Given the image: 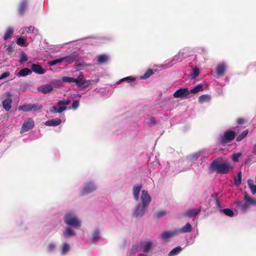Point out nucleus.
<instances>
[{"label": "nucleus", "instance_id": "nucleus-1", "mask_svg": "<svg viewBox=\"0 0 256 256\" xmlns=\"http://www.w3.org/2000/svg\"><path fill=\"white\" fill-rule=\"evenodd\" d=\"M140 201L141 203L138 204L133 209L132 212L133 218H141L144 215L146 210L152 201V198L147 190H142Z\"/></svg>", "mask_w": 256, "mask_h": 256}, {"label": "nucleus", "instance_id": "nucleus-2", "mask_svg": "<svg viewBox=\"0 0 256 256\" xmlns=\"http://www.w3.org/2000/svg\"><path fill=\"white\" fill-rule=\"evenodd\" d=\"M209 152L206 148L200 150L190 154L188 157V160L190 162L192 168L194 170H198L200 166H202L208 158Z\"/></svg>", "mask_w": 256, "mask_h": 256}, {"label": "nucleus", "instance_id": "nucleus-3", "mask_svg": "<svg viewBox=\"0 0 256 256\" xmlns=\"http://www.w3.org/2000/svg\"><path fill=\"white\" fill-rule=\"evenodd\" d=\"M64 221L68 226L74 228H78L82 225V222L79 220L74 210H69L66 212L64 216Z\"/></svg>", "mask_w": 256, "mask_h": 256}, {"label": "nucleus", "instance_id": "nucleus-4", "mask_svg": "<svg viewBox=\"0 0 256 256\" xmlns=\"http://www.w3.org/2000/svg\"><path fill=\"white\" fill-rule=\"evenodd\" d=\"M152 242L150 240L141 241L140 243L132 246L130 253L134 254L140 253V256H142L141 253H148L152 248Z\"/></svg>", "mask_w": 256, "mask_h": 256}, {"label": "nucleus", "instance_id": "nucleus-5", "mask_svg": "<svg viewBox=\"0 0 256 256\" xmlns=\"http://www.w3.org/2000/svg\"><path fill=\"white\" fill-rule=\"evenodd\" d=\"M244 201L238 200L236 202V208L242 212H246L250 205L256 206V200L250 198L247 193H245L244 196Z\"/></svg>", "mask_w": 256, "mask_h": 256}, {"label": "nucleus", "instance_id": "nucleus-6", "mask_svg": "<svg viewBox=\"0 0 256 256\" xmlns=\"http://www.w3.org/2000/svg\"><path fill=\"white\" fill-rule=\"evenodd\" d=\"M20 34L21 36L30 37L29 40L33 41L35 36L38 34V30L33 26H24L20 28Z\"/></svg>", "mask_w": 256, "mask_h": 256}, {"label": "nucleus", "instance_id": "nucleus-7", "mask_svg": "<svg viewBox=\"0 0 256 256\" xmlns=\"http://www.w3.org/2000/svg\"><path fill=\"white\" fill-rule=\"evenodd\" d=\"M210 168L215 170L217 172L226 174H228L230 169V165L226 163H219L217 161H214L210 164Z\"/></svg>", "mask_w": 256, "mask_h": 256}, {"label": "nucleus", "instance_id": "nucleus-8", "mask_svg": "<svg viewBox=\"0 0 256 256\" xmlns=\"http://www.w3.org/2000/svg\"><path fill=\"white\" fill-rule=\"evenodd\" d=\"M70 100H59L57 102L58 106H52L50 108V111L51 113H62V112L66 110L67 106L70 104Z\"/></svg>", "mask_w": 256, "mask_h": 256}, {"label": "nucleus", "instance_id": "nucleus-9", "mask_svg": "<svg viewBox=\"0 0 256 256\" xmlns=\"http://www.w3.org/2000/svg\"><path fill=\"white\" fill-rule=\"evenodd\" d=\"M96 186L94 182L92 180L88 181L84 184L82 189V195H84L93 192L96 189Z\"/></svg>", "mask_w": 256, "mask_h": 256}, {"label": "nucleus", "instance_id": "nucleus-10", "mask_svg": "<svg viewBox=\"0 0 256 256\" xmlns=\"http://www.w3.org/2000/svg\"><path fill=\"white\" fill-rule=\"evenodd\" d=\"M235 132L232 130L226 131L220 138V142L222 144H226L235 138Z\"/></svg>", "mask_w": 256, "mask_h": 256}, {"label": "nucleus", "instance_id": "nucleus-11", "mask_svg": "<svg viewBox=\"0 0 256 256\" xmlns=\"http://www.w3.org/2000/svg\"><path fill=\"white\" fill-rule=\"evenodd\" d=\"M190 92L187 88H180L177 90L173 94L174 98L186 99L189 97Z\"/></svg>", "mask_w": 256, "mask_h": 256}, {"label": "nucleus", "instance_id": "nucleus-12", "mask_svg": "<svg viewBox=\"0 0 256 256\" xmlns=\"http://www.w3.org/2000/svg\"><path fill=\"white\" fill-rule=\"evenodd\" d=\"M34 126V122L32 118H26L22 126L20 133H24L32 129Z\"/></svg>", "mask_w": 256, "mask_h": 256}, {"label": "nucleus", "instance_id": "nucleus-13", "mask_svg": "<svg viewBox=\"0 0 256 256\" xmlns=\"http://www.w3.org/2000/svg\"><path fill=\"white\" fill-rule=\"evenodd\" d=\"M6 98L2 102V108L4 109L8 112L10 110L12 107V94L10 92H7L6 93Z\"/></svg>", "mask_w": 256, "mask_h": 256}, {"label": "nucleus", "instance_id": "nucleus-14", "mask_svg": "<svg viewBox=\"0 0 256 256\" xmlns=\"http://www.w3.org/2000/svg\"><path fill=\"white\" fill-rule=\"evenodd\" d=\"M178 235V234L176 228H175L172 230H166L160 234V238L162 240L166 241L168 239L172 238Z\"/></svg>", "mask_w": 256, "mask_h": 256}, {"label": "nucleus", "instance_id": "nucleus-15", "mask_svg": "<svg viewBox=\"0 0 256 256\" xmlns=\"http://www.w3.org/2000/svg\"><path fill=\"white\" fill-rule=\"evenodd\" d=\"M184 52L183 50H180L177 54L173 57L172 59L168 63L164 65L165 68H167L172 66L173 65V62L176 61L181 62L184 58Z\"/></svg>", "mask_w": 256, "mask_h": 256}, {"label": "nucleus", "instance_id": "nucleus-16", "mask_svg": "<svg viewBox=\"0 0 256 256\" xmlns=\"http://www.w3.org/2000/svg\"><path fill=\"white\" fill-rule=\"evenodd\" d=\"M136 79L134 77L132 76H128L127 77L122 78L120 79V80H118L116 82V84L118 85L123 82H126L130 84V86H134L136 84Z\"/></svg>", "mask_w": 256, "mask_h": 256}, {"label": "nucleus", "instance_id": "nucleus-17", "mask_svg": "<svg viewBox=\"0 0 256 256\" xmlns=\"http://www.w3.org/2000/svg\"><path fill=\"white\" fill-rule=\"evenodd\" d=\"M38 90L44 94H47L51 92L53 90V86L50 84H46L39 86Z\"/></svg>", "mask_w": 256, "mask_h": 256}, {"label": "nucleus", "instance_id": "nucleus-18", "mask_svg": "<svg viewBox=\"0 0 256 256\" xmlns=\"http://www.w3.org/2000/svg\"><path fill=\"white\" fill-rule=\"evenodd\" d=\"M31 68L32 70V72H33L38 74H42L46 72V70L44 69L39 64H33L31 66Z\"/></svg>", "mask_w": 256, "mask_h": 256}, {"label": "nucleus", "instance_id": "nucleus-19", "mask_svg": "<svg viewBox=\"0 0 256 256\" xmlns=\"http://www.w3.org/2000/svg\"><path fill=\"white\" fill-rule=\"evenodd\" d=\"M178 234L190 232L192 230V226L189 222H187L184 226L180 228H176Z\"/></svg>", "mask_w": 256, "mask_h": 256}, {"label": "nucleus", "instance_id": "nucleus-20", "mask_svg": "<svg viewBox=\"0 0 256 256\" xmlns=\"http://www.w3.org/2000/svg\"><path fill=\"white\" fill-rule=\"evenodd\" d=\"M62 235L64 238H69L70 237L76 235L75 232L72 229V228L68 226L66 227L62 232Z\"/></svg>", "mask_w": 256, "mask_h": 256}, {"label": "nucleus", "instance_id": "nucleus-21", "mask_svg": "<svg viewBox=\"0 0 256 256\" xmlns=\"http://www.w3.org/2000/svg\"><path fill=\"white\" fill-rule=\"evenodd\" d=\"M28 3V0H22L20 1L18 8V12L20 15L23 16L27 8Z\"/></svg>", "mask_w": 256, "mask_h": 256}, {"label": "nucleus", "instance_id": "nucleus-22", "mask_svg": "<svg viewBox=\"0 0 256 256\" xmlns=\"http://www.w3.org/2000/svg\"><path fill=\"white\" fill-rule=\"evenodd\" d=\"M142 188V185L138 184L134 185L132 188V195L135 200L138 201L140 198V192Z\"/></svg>", "mask_w": 256, "mask_h": 256}, {"label": "nucleus", "instance_id": "nucleus-23", "mask_svg": "<svg viewBox=\"0 0 256 256\" xmlns=\"http://www.w3.org/2000/svg\"><path fill=\"white\" fill-rule=\"evenodd\" d=\"M100 238L101 236L100 230L98 228L95 229L93 231L90 237L92 242L93 243L98 242L100 240Z\"/></svg>", "mask_w": 256, "mask_h": 256}, {"label": "nucleus", "instance_id": "nucleus-24", "mask_svg": "<svg viewBox=\"0 0 256 256\" xmlns=\"http://www.w3.org/2000/svg\"><path fill=\"white\" fill-rule=\"evenodd\" d=\"M200 208H190L186 212L185 216L189 218L196 216L200 212Z\"/></svg>", "mask_w": 256, "mask_h": 256}, {"label": "nucleus", "instance_id": "nucleus-25", "mask_svg": "<svg viewBox=\"0 0 256 256\" xmlns=\"http://www.w3.org/2000/svg\"><path fill=\"white\" fill-rule=\"evenodd\" d=\"M60 254L62 256L66 255L70 250V246L68 243L64 242L60 246Z\"/></svg>", "mask_w": 256, "mask_h": 256}, {"label": "nucleus", "instance_id": "nucleus-26", "mask_svg": "<svg viewBox=\"0 0 256 256\" xmlns=\"http://www.w3.org/2000/svg\"><path fill=\"white\" fill-rule=\"evenodd\" d=\"M62 123V120L59 118L52 119L46 121L44 124L48 126H56Z\"/></svg>", "mask_w": 256, "mask_h": 256}, {"label": "nucleus", "instance_id": "nucleus-27", "mask_svg": "<svg viewBox=\"0 0 256 256\" xmlns=\"http://www.w3.org/2000/svg\"><path fill=\"white\" fill-rule=\"evenodd\" d=\"M30 37H26L21 36L17 38L16 40V43L18 45L20 46H27L28 44L26 42L29 40Z\"/></svg>", "mask_w": 256, "mask_h": 256}, {"label": "nucleus", "instance_id": "nucleus-28", "mask_svg": "<svg viewBox=\"0 0 256 256\" xmlns=\"http://www.w3.org/2000/svg\"><path fill=\"white\" fill-rule=\"evenodd\" d=\"M226 68V64L224 62L219 64L216 68L217 75L220 76H223L224 74Z\"/></svg>", "mask_w": 256, "mask_h": 256}, {"label": "nucleus", "instance_id": "nucleus-29", "mask_svg": "<svg viewBox=\"0 0 256 256\" xmlns=\"http://www.w3.org/2000/svg\"><path fill=\"white\" fill-rule=\"evenodd\" d=\"M32 74V70L28 68H23L16 75L18 77H24Z\"/></svg>", "mask_w": 256, "mask_h": 256}, {"label": "nucleus", "instance_id": "nucleus-30", "mask_svg": "<svg viewBox=\"0 0 256 256\" xmlns=\"http://www.w3.org/2000/svg\"><path fill=\"white\" fill-rule=\"evenodd\" d=\"M84 76L83 74V73L82 72H80L78 76L77 77V78H74V82L76 84V85L80 87L82 85V84L83 82V81L84 80Z\"/></svg>", "mask_w": 256, "mask_h": 256}, {"label": "nucleus", "instance_id": "nucleus-31", "mask_svg": "<svg viewBox=\"0 0 256 256\" xmlns=\"http://www.w3.org/2000/svg\"><path fill=\"white\" fill-rule=\"evenodd\" d=\"M14 32V28L12 27H8L4 36V39L5 40H8V38H10L12 36Z\"/></svg>", "mask_w": 256, "mask_h": 256}, {"label": "nucleus", "instance_id": "nucleus-32", "mask_svg": "<svg viewBox=\"0 0 256 256\" xmlns=\"http://www.w3.org/2000/svg\"><path fill=\"white\" fill-rule=\"evenodd\" d=\"M108 59V56L107 54H102L98 55L96 56V60L100 64H103L107 62Z\"/></svg>", "mask_w": 256, "mask_h": 256}, {"label": "nucleus", "instance_id": "nucleus-33", "mask_svg": "<svg viewBox=\"0 0 256 256\" xmlns=\"http://www.w3.org/2000/svg\"><path fill=\"white\" fill-rule=\"evenodd\" d=\"M182 248L178 246L172 249L168 254V256H176L178 255L182 250Z\"/></svg>", "mask_w": 256, "mask_h": 256}, {"label": "nucleus", "instance_id": "nucleus-34", "mask_svg": "<svg viewBox=\"0 0 256 256\" xmlns=\"http://www.w3.org/2000/svg\"><path fill=\"white\" fill-rule=\"evenodd\" d=\"M248 184L251 190L252 193L253 194H256V185L254 184V181L250 179L248 180Z\"/></svg>", "mask_w": 256, "mask_h": 256}, {"label": "nucleus", "instance_id": "nucleus-35", "mask_svg": "<svg viewBox=\"0 0 256 256\" xmlns=\"http://www.w3.org/2000/svg\"><path fill=\"white\" fill-rule=\"evenodd\" d=\"M203 88V85L202 84H198L196 86H195L194 88L191 89L190 92V93L192 94H196L198 92H201Z\"/></svg>", "mask_w": 256, "mask_h": 256}, {"label": "nucleus", "instance_id": "nucleus-36", "mask_svg": "<svg viewBox=\"0 0 256 256\" xmlns=\"http://www.w3.org/2000/svg\"><path fill=\"white\" fill-rule=\"evenodd\" d=\"M210 99V96L208 94H202L199 96L198 101L200 103L208 102Z\"/></svg>", "mask_w": 256, "mask_h": 256}, {"label": "nucleus", "instance_id": "nucleus-37", "mask_svg": "<svg viewBox=\"0 0 256 256\" xmlns=\"http://www.w3.org/2000/svg\"><path fill=\"white\" fill-rule=\"evenodd\" d=\"M18 110L25 112H31L30 104L20 106L18 107Z\"/></svg>", "mask_w": 256, "mask_h": 256}, {"label": "nucleus", "instance_id": "nucleus-38", "mask_svg": "<svg viewBox=\"0 0 256 256\" xmlns=\"http://www.w3.org/2000/svg\"><path fill=\"white\" fill-rule=\"evenodd\" d=\"M242 173L240 172L238 173V176L234 178V183L236 186H240L242 183Z\"/></svg>", "mask_w": 256, "mask_h": 256}, {"label": "nucleus", "instance_id": "nucleus-39", "mask_svg": "<svg viewBox=\"0 0 256 256\" xmlns=\"http://www.w3.org/2000/svg\"><path fill=\"white\" fill-rule=\"evenodd\" d=\"M42 108V106L39 104H30V108H31V112L34 111H36L40 109H41Z\"/></svg>", "mask_w": 256, "mask_h": 256}, {"label": "nucleus", "instance_id": "nucleus-40", "mask_svg": "<svg viewBox=\"0 0 256 256\" xmlns=\"http://www.w3.org/2000/svg\"><path fill=\"white\" fill-rule=\"evenodd\" d=\"M62 80H53L52 81V85L56 88H60L62 84Z\"/></svg>", "mask_w": 256, "mask_h": 256}, {"label": "nucleus", "instance_id": "nucleus-41", "mask_svg": "<svg viewBox=\"0 0 256 256\" xmlns=\"http://www.w3.org/2000/svg\"><path fill=\"white\" fill-rule=\"evenodd\" d=\"M61 58L62 59V62L64 60H66L67 62L72 63L75 60L76 57L74 55H70L68 56L62 57Z\"/></svg>", "mask_w": 256, "mask_h": 256}, {"label": "nucleus", "instance_id": "nucleus-42", "mask_svg": "<svg viewBox=\"0 0 256 256\" xmlns=\"http://www.w3.org/2000/svg\"><path fill=\"white\" fill-rule=\"evenodd\" d=\"M248 132V130H244L236 138V141L240 142L246 136Z\"/></svg>", "mask_w": 256, "mask_h": 256}, {"label": "nucleus", "instance_id": "nucleus-43", "mask_svg": "<svg viewBox=\"0 0 256 256\" xmlns=\"http://www.w3.org/2000/svg\"><path fill=\"white\" fill-rule=\"evenodd\" d=\"M28 60V56L24 52H22L20 53V56L19 60V62L20 64H23Z\"/></svg>", "mask_w": 256, "mask_h": 256}, {"label": "nucleus", "instance_id": "nucleus-44", "mask_svg": "<svg viewBox=\"0 0 256 256\" xmlns=\"http://www.w3.org/2000/svg\"><path fill=\"white\" fill-rule=\"evenodd\" d=\"M153 74V70L152 69H148L142 76L140 77V79H146L148 78Z\"/></svg>", "mask_w": 256, "mask_h": 256}, {"label": "nucleus", "instance_id": "nucleus-45", "mask_svg": "<svg viewBox=\"0 0 256 256\" xmlns=\"http://www.w3.org/2000/svg\"><path fill=\"white\" fill-rule=\"evenodd\" d=\"M200 74V70L198 68L195 67L193 68L191 74V77L192 78H196Z\"/></svg>", "mask_w": 256, "mask_h": 256}, {"label": "nucleus", "instance_id": "nucleus-46", "mask_svg": "<svg viewBox=\"0 0 256 256\" xmlns=\"http://www.w3.org/2000/svg\"><path fill=\"white\" fill-rule=\"evenodd\" d=\"M94 82V80H86L84 78L81 86H82L83 88H86L92 85V82Z\"/></svg>", "mask_w": 256, "mask_h": 256}, {"label": "nucleus", "instance_id": "nucleus-47", "mask_svg": "<svg viewBox=\"0 0 256 256\" xmlns=\"http://www.w3.org/2000/svg\"><path fill=\"white\" fill-rule=\"evenodd\" d=\"M242 156L241 152L233 154L232 155V160L234 162H238L239 158Z\"/></svg>", "mask_w": 256, "mask_h": 256}, {"label": "nucleus", "instance_id": "nucleus-48", "mask_svg": "<svg viewBox=\"0 0 256 256\" xmlns=\"http://www.w3.org/2000/svg\"><path fill=\"white\" fill-rule=\"evenodd\" d=\"M222 212L226 215L230 217L233 216L234 215L233 210L230 208H224Z\"/></svg>", "mask_w": 256, "mask_h": 256}, {"label": "nucleus", "instance_id": "nucleus-49", "mask_svg": "<svg viewBox=\"0 0 256 256\" xmlns=\"http://www.w3.org/2000/svg\"><path fill=\"white\" fill-rule=\"evenodd\" d=\"M56 248V245L54 243H50L47 246V250L49 252H54Z\"/></svg>", "mask_w": 256, "mask_h": 256}, {"label": "nucleus", "instance_id": "nucleus-50", "mask_svg": "<svg viewBox=\"0 0 256 256\" xmlns=\"http://www.w3.org/2000/svg\"><path fill=\"white\" fill-rule=\"evenodd\" d=\"M80 106V102L78 100H74L73 101L72 106L69 108V109H72L74 110H76Z\"/></svg>", "mask_w": 256, "mask_h": 256}, {"label": "nucleus", "instance_id": "nucleus-51", "mask_svg": "<svg viewBox=\"0 0 256 256\" xmlns=\"http://www.w3.org/2000/svg\"><path fill=\"white\" fill-rule=\"evenodd\" d=\"M62 80L63 82H68L69 84L74 82V78L68 76H63Z\"/></svg>", "mask_w": 256, "mask_h": 256}, {"label": "nucleus", "instance_id": "nucleus-52", "mask_svg": "<svg viewBox=\"0 0 256 256\" xmlns=\"http://www.w3.org/2000/svg\"><path fill=\"white\" fill-rule=\"evenodd\" d=\"M93 40H102L104 41H110L112 40V38L110 36H103L100 38H91Z\"/></svg>", "mask_w": 256, "mask_h": 256}, {"label": "nucleus", "instance_id": "nucleus-53", "mask_svg": "<svg viewBox=\"0 0 256 256\" xmlns=\"http://www.w3.org/2000/svg\"><path fill=\"white\" fill-rule=\"evenodd\" d=\"M62 62V59L60 58H57L52 60H51L49 62V64L51 66H54L58 63Z\"/></svg>", "mask_w": 256, "mask_h": 256}, {"label": "nucleus", "instance_id": "nucleus-54", "mask_svg": "<svg viewBox=\"0 0 256 256\" xmlns=\"http://www.w3.org/2000/svg\"><path fill=\"white\" fill-rule=\"evenodd\" d=\"M166 214V211H164V210H160V211H158V212L156 214H155V216L157 218H161L162 217L164 216Z\"/></svg>", "mask_w": 256, "mask_h": 256}, {"label": "nucleus", "instance_id": "nucleus-55", "mask_svg": "<svg viewBox=\"0 0 256 256\" xmlns=\"http://www.w3.org/2000/svg\"><path fill=\"white\" fill-rule=\"evenodd\" d=\"M146 122L150 126H154L156 124L155 119L154 118H150L146 120Z\"/></svg>", "mask_w": 256, "mask_h": 256}, {"label": "nucleus", "instance_id": "nucleus-56", "mask_svg": "<svg viewBox=\"0 0 256 256\" xmlns=\"http://www.w3.org/2000/svg\"><path fill=\"white\" fill-rule=\"evenodd\" d=\"M10 75V72H3L0 76V80L4 79V78H8Z\"/></svg>", "mask_w": 256, "mask_h": 256}, {"label": "nucleus", "instance_id": "nucleus-57", "mask_svg": "<svg viewBox=\"0 0 256 256\" xmlns=\"http://www.w3.org/2000/svg\"><path fill=\"white\" fill-rule=\"evenodd\" d=\"M215 206L218 210H221L220 204L218 202V200L216 199L215 200Z\"/></svg>", "mask_w": 256, "mask_h": 256}, {"label": "nucleus", "instance_id": "nucleus-58", "mask_svg": "<svg viewBox=\"0 0 256 256\" xmlns=\"http://www.w3.org/2000/svg\"><path fill=\"white\" fill-rule=\"evenodd\" d=\"M12 50H13L12 45V44H9L6 48V51L8 52V53L11 54L12 52Z\"/></svg>", "mask_w": 256, "mask_h": 256}, {"label": "nucleus", "instance_id": "nucleus-59", "mask_svg": "<svg viewBox=\"0 0 256 256\" xmlns=\"http://www.w3.org/2000/svg\"><path fill=\"white\" fill-rule=\"evenodd\" d=\"M245 122V120L242 118H239L237 120V123L238 124H243Z\"/></svg>", "mask_w": 256, "mask_h": 256}, {"label": "nucleus", "instance_id": "nucleus-60", "mask_svg": "<svg viewBox=\"0 0 256 256\" xmlns=\"http://www.w3.org/2000/svg\"><path fill=\"white\" fill-rule=\"evenodd\" d=\"M252 152L254 154H256V144L254 145Z\"/></svg>", "mask_w": 256, "mask_h": 256}, {"label": "nucleus", "instance_id": "nucleus-61", "mask_svg": "<svg viewBox=\"0 0 256 256\" xmlns=\"http://www.w3.org/2000/svg\"><path fill=\"white\" fill-rule=\"evenodd\" d=\"M201 50H202V52H205V51H206L205 48H201Z\"/></svg>", "mask_w": 256, "mask_h": 256}, {"label": "nucleus", "instance_id": "nucleus-62", "mask_svg": "<svg viewBox=\"0 0 256 256\" xmlns=\"http://www.w3.org/2000/svg\"><path fill=\"white\" fill-rule=\"evenodd\" d=\"M155 163H156V164L158 166H159V164H158V162L156 161L155 162Z\"/></svg>", "mask_w": 256, "mask_h": 256}, {"label": "nucleus", "instance_id": "nucleus-63", "mask_svg": "<svg viewBox=\"0 0 256 256\" xmlns=\"http://www.w3.org/2000/svg\"><path fill=\"white\" fill-rule=\"evenodd\" d=\"M78 97L80 98V97H81V95H80V94H79V95H78Z\"/></svg>", "mask_w": 256, "mask_h": 256}]
</instances>
